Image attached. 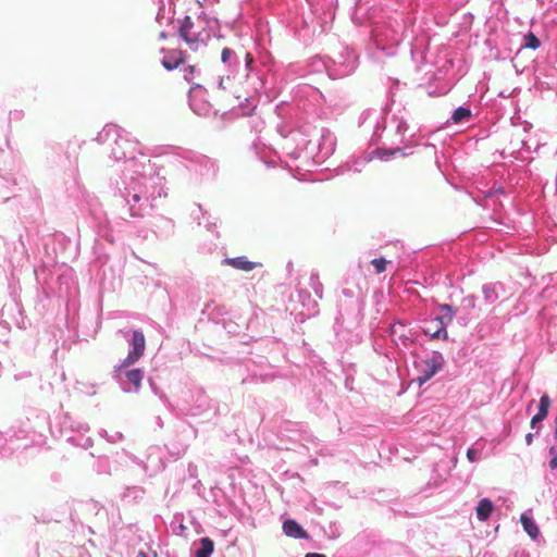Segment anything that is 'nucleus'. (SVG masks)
<instances>
[{
	"label": "nucleus",
	"instance_id": "f257e3e1",
	"mask_svg": "<svg viewBox=\"0 0 557 557\" xmlns=\"http://www.w3.org/2000/svg\"><path fill=\"white\" fill-rule=\"evenodd\" d=\"M95 140L106 146L108 159L122 163L119 178L110 186L132 218L149 215L158 200L166 197L164 177L144 152L141 144L129 132L112 123L106 124Z\"/></svg>",
	"mask_w": 557,
	"mask_h": 557
},
{
	"label": "nucleus",
	"instance_id": "f03ea898",
	"mask_svg": "<svg viewBox=\"0 0 557 557\" xmlns=\"http://www.w3.org/2000/svg\"><path fill=\"white\" fill-rule=\"evenodd\" d=\"M358 126L364 134H370V144H383V147L374 150V154L384 161L391 160L398 153L409 156L411 153L409 150L417 145L413 135L406 136L409 126L404 108L363 110L359 115Z\"/></svg>",
	"mask_w": 557,
	"mask_h": 557
},
{
	"label": "nucleus",
	"instance_id": "7ed1b4c3",
	"mask_svg": "<svg viewBox=\"0 0 557 557\" xmlns=\"http://www.w3.org/2000/svg\"><path fill=\"white\" fill-rule=\"evenodd\" d=\"M284 136L283 153L302 165H319L329 159L337 144L335 134L329 128L302 126Z\"/></svg>",
	"mask_w": 557,
	"mask_h": 557
},
{
	"label": "nucleus",
	"instance_id": "20e7f679",
	"mask_svg": "<svg viewBox=\"0 0 557 557\" xmlns=\"http://www.w3.org/2000/svg\"><path fill=\"white\" fill-rule=\"evenodd\" d=\"M405 23L397 17H388L373 23L371 40L375 49L387 57L395 55L398 45L403 41Z\"/></svg>",
	"mask_w": 557,
	"mask_h": 557
},
{
	"label": "nucleus",
	"instance_id": "39448f33",
	"mask_svg": "<svg viewBox=\"0 0 557 557\" xmlns=\"http://www.w3.org/2000/svg\"><path fill=\"white\" fill-rule=\"evenodd\" d=\"M274 66V59L268 51H259L257 57L245 52L244 76L252 94H260L265 88Z\"/></svg>",
	"mask_w": 557,
	"mask_h": 557
},
{
	"label": "nucleus",
	"instance_id": "423d86ee",
	"mask_svg": "<svg viewBox=\"0 0 557 557\" xmlns=\"http://www.w3.org/2000/svg\"><path fill=\"white\" fill-rule=\"evenodd\" d=\"M359 58L354 49L341 44L329 55V77L339 79L349 76L358 67Z\"/></svg>",
	"mask_w": 557,
	"mask_h": 557
},
{
	"label": "nucleus",
	"instance_id": "0eeeda50",
	"mask_svg": "<svg viewBox=\"0 0 557 557\" xmlns=\"http://www.w3.org/2000/svg\"><path fill=\"white\" fill-rule=\"evenodd\" d=\"M445 359L442 352L433 350L426 358L414 361L417 376L414 381L419 386L429 382L440 370L443 369Z\"/></svg>",
	"mask_w": 557,
	"mask_h": 557
},
{
	"label": "nucleus",
	"instance_id": "6e6552de",
	"mask_svg": "<svg viewBox=\"0 0 557 557\" xmlns=\"http://www.w3.org/2000/svg\"><path fill=\"white\" fill-rule=\"evenodd\" d=\"M438 314L432 320V324L436 325L435 331H431L430 326L423 327V333L429 335L432 339H444L448 338L447 326L453 322L457 314L458 309L448 304L438 305Z\"/></svg>",
	"mask_w": 557,
	"mask_h": 557
},
{
	"label": "nucleus",
	"instance_id": "1a4fd4ad",
	"mask_svg": "<svg viewBox=\"0 0 557 557\" xmlns=\"http://www.w3.org/2000/svg\"><path fill=\"white\" fill-rule=\"evenodd\" d=\"M319 22V18L311 14L309 16H297L290 22L289 27L304 45H310L318 34V29H321Z\"/></svg>",
	"mask_w": 557,
	"mask_h": 557
},
{
	"label": "nucleus",
	"instance_id": "9d476101",
	"mask_svg": "<svg viewBox=\"0 0 557 557\" xmlns=\"http://www.w3.org/2000/svg\"><path fill=\"white\" fill-rule=\"evenodd\" d=\"M221 62L227 74L219 78L218 86L219 88L226 90L232 87V78H235L242 71L244 72V64H242L238 54L228 47L223 48L221 52Z\"/></svg>",
	"mask_w": 557,
	"mask_h": 557
},
{
	"label": "nucleus",
	"instance_id": "9b49d317",
	"mask_svg": "<svg viewBox=\"0 0 557 557\" xmlns=\"http://www.w3.org/2000/svg\"><path fill=\"white\" fill-rule=\"evenodd\" d=\"M182 159L183 165L188 171H194L201 177H212L218 170L215 162L205 154L188 151L182 156Z\"/></svg>",
	"mask_w": 557,
	"mask_h": 557
},
{
	"label": "nucleus",
	"instance_id": "f8f14e48",
	"mask_svg": "<svg viewBox=\"0 0 557 557\" xmlns=\"http://www.w3.org/2000/svg\"><path fill=\"white\" fill-rule=\"evenodd\" d=\"M194 22L189 15H185L181 21L178 34L193 51L205 48L211 37V34L203 35L202 32L193 30Z\"/></svg>",
	"mask_w": 557,
	"mask_h": 557
},
{
	"label": "nucleus",
	"instance_id": "ddd939ff",
	"mask_svg": "<svg viewBox=\"0 0 557 557\" xmlns=\"http://www.w3.org/2000/svg\"><path fill=\"white\" fill-rule=\"evenodd\" d=\"M188 103L191 111L198 116L209 117L218 115L219 111L214 110L207 99V90L201 85L191 86L188 92Z\"/></svg>",
	"mask_w": 557,
	"mask_h": 557
},
{
	"label": "nucleus",
	"instance_id": "4468645a",
	"mask_svg": "<svg viewBox=\"0 0 557 557\" xmlns=\"http://www.w3.org/2000/svg\"><path fill=\"white\" fill-rule=\"evenodd\" d=\"M112 377L124 393L135 394L141 387L144 371L141 369L113 370Z\"/></svg>",
	"mask_w": 557,
	"mask_h": 557
},
{
	"label": "nucleus",
	"instance_id": "2eb2a0df",
	"mask_svg": "<svg viewBox=\"0 0 557 557\" xmlns=\"http://www.w3.org/2000/svg\"><path fill=\"white\" fill-rule=\"evenodd\" d=\"M310 14L319 18L321 30H325L327 25L334 20L337 7V0H306Z\"/></svg>",
	"mask_w": 557,
	"mask_h": 557
},
{
	"label": "nucleus",
	"instance_id": "dca6fc26",
	"mask_svg": "<svg viewBox=\"0 0 557 557\" xmlns=\"http://www.w3.org/2000/svg\"><path fill=\"white\" fill-rule=\"evenodd\" d=\"M389 334L397 347L410 348L416 343V333L400 320L389 326Z\"/></svg>",
	"mask_w": 557,
	"mask_h": 557
},
{
	"label": "nucleus",
	"instance_id": "f3484780",
	"mask_svg": "<svg viewBox=\"0 0 557 557\" xmlns=\"http://www.w3.org/2000/svg\"><path fill=\"white\" fill-rule=\"evenodd\" d=\"M343 294L346 299L339 301L338 319H342L343 322L349 318L358 320L362 309L361 301L358 298H355L352 293L348 289H344Z\"/></svg>",
	"mask_w": 557,
	"mask_h": 557
},
{
	"label": "nucleus",
	"instance_id": "a211bd4d",
	"mask_svg": "<svg viewBox=\"0 0 557 557\" xmlns=\"http://www.w3.org/2000/svg\"><path fill=\"white\" fill-rule=\"evenodd\" d=\"M5 252L4 258L13 265H21L28 257L27 248L23 240L22 235L17 236V239L13 243L4 242Z\"/></svg>",
	"mask_w": 557,
	"mask_h": 557
},
{
	"label": "nucleus",
	"instance_id": "6ab92c4d",
	"mask_svg": "<svg viewBox=\"0 0 557 557\" xmlns=\"http://www.w3.org/2000/svg\"><path fill=\"white\" fill-rule=\"evenodd\" d=\"M193 398V405L181 409L185 416L198 417L212 408L211 399L202 391H197Z\"/></svg>",
	"mask_w": 557,
	"mask_h": 557
},
{
	"label": "nucleus",
	"instance_id": "aec40b11",
	"mask_svg": "<svg viewBox=\"0 0 557 557\" xmlns=\"http://www.w3.org/2000/svg\"><path fill=\"white\" fill-rule=\"evenodd\" d=\"M119 333L123 335L127 344L131 346L129 351H132L133 355H137L139 357L144 355L146 348V339L141 330H120Z\"/></svg>",
	"mask_w": 557,
	"mask_h": 557
},
{
	"label": "nucleus",
	"instance_id": "412c9836",
	"mask_svg": "<svg viewBox=\"0 0 557 557\" xmlns=\"http://www.w3.org/2000/svg\"><path fill=\"white\" fill-rule=\"evenodd\" d=\"M60 433L62 436L73 435L72 433L86 434L89 431L87 423L74 420L70 414L64 413L60 417Z\"/></svg>",
	"mask_w": 557,
	"mask_h": 557
},
{
	"label": "nucleus",
	"instance_id": "4be33fe9",
	"mask_svg": "<svg viewBox=\"0 0 557 557\" xmlns=\"http://www.w3.org/2000/svg\"><path fill=\"white\" fill-rule=\"evenodd\" d=\"M552 404V399L547 394H543L539 401L537 412L532 417L530 426L539 434L541 430V423L546 419L548 410Z\"/></svg>",
	"mask_w": 557,
	"mask_h": 557
},
{
	"label": "nucleus",
	"instance_id": "5701e85b",
	"mask_svg": "<svg viewBox=\"0 0 557 557\" xmlns=\"http://www.w3.org/2000/svg\"><path fill=\"white\" fill-rule=\"evenodd\" d=\"M473 117V113L468 106H459L456 108L450 117L446 121V125H461L469 123Z\"/></svg>",
	"mask_w": 557,
	"mask_h": 557
},
{
	"label": "nucleus",
	"instance_id": "b1692460",
	"mask_svg": "<svg viewBox=\"0 0 557 557\" xmlns=\"http://www.w3.org/2000/svg\"><path fill=\"white\" fill-rule=\"evenodd\" d=\"M161 51L165 53L161 64L166 71H173L184 63L185 53L183 51L170 50L165 52V49H162Z\"/></svg>",
	"mask_w": 557,
	"mask_h": 557
},
{
	"label": "nucleus",
	"instance_id": "393cba45",
	"mask_svg": "<svg viewBox=\"0 0 557 557\" xmlns=\"http://www.w3.org/2000/svg\"><path fill=\"white\" fill-rule=\"evenodd\" d=\"M191 215L198 225H203L209 232H214L216 227V219L209 215L200 205L196 206V209L191 212Z\"/></svg>",
	"mask_w": 557,
	"mask_h": 557
},
{
	"label": "nucleus",
	"instance_id": "a878e982",
	"mask_svg": "<svg viewBox=\"0 0 557 557\" xmlns=\"http://www.w3.org/2000/svg\"><path fill=\"white\" fill-rule=\"evenodd\" d=\"M306 73L315 74L326 72L329 74V58L317 54L306 61Z\"/></svg>",
	"mask_w": 557,
	"mask_h": 557
},
{
	"label": "nucleus",
	"instance_id": "bb28decb",
	"mask_svg": "<svg viewBox=\"0 0 557 557\" xmlns=\"http://www.w3.org/2000/svg\"><path fill=\"white\" fill-rule=\"evenodd\" d=\"M283 532L286 536L297 540L308 537L304 528L294 519H287L283 522Z\"/></svg>",
	"mask_w": 557,
	"mask_h": 557
},
{
	"label": "nucleus",
	"instance_id": "cd10ccee",
	"mask_svg": "<svg viewBox=\"0 0 557 557\" xmlns=\"http://www.w3.org/2000/svg\"><path fill=\"white\" fill-rule=\"evenodd\" d=\"M500 283H486L482 286L483 299L486 305H493L499 298Z\"/></svg>",
	"mask_w": 557,
	"mask_h": 557
},
{
	"label": "nucleus",
	"instance_id": "c85d7f7f",
	"mask_svg": "<svg viewBox=\"0 0 557 557\" xmlns=\"http://www.w3.org/2000/svg\"><path fill=\"white\" fill-rule=\"evenodd\" d=\"M223 264L231 265L237 270L249 272L257 267L256 262L248 260L245 256L234 257V258H225Z\"/></svg>",
	"mask_w": 557,
	"mask_h": 557
},
{
	"label": "nucleus",
	"instance_id": "c756f323",
	"mask_svg": "<svg viewBox=\"0 0 557 557\" xmlns=\"http://www.w3.org/2000/svg\"><path fill=\"white\" fill-rule=\"evenodd\" d=\"M197 22L201 26V30L203 35L210 34V32H214L219 28V21L216 17L210 16L206 12H201L198 17Z\"/></svg>",
	"mask_w": 557,
	"mask_h": 557
},
{
	"label": "nucleus",
	"instance_id": "7c9ffc66",
	"mask_svg": "<svg viewBox=\"0 0 557 557\" xmlns=\"http://www.w3.org/2000/svg\"><path fill=\"white\" fill-rule=\"evenodd\" d=\"M494 510V504L488 498H481L475 508L476 518L480 521H486Z\"/></svg>",
	"mask_w": 557,
	"mask_h": 557
},
{
	"label": "nucleus",
	"instance_id": "2f4dec72",
	"mask_svg": "<svg viewBox=\"0 0 557 557\" xmlns=\"http://www.w3.org/2000/svg\"><path fill=\"white\" fill-rule=\"evenodd\" d=\"M213 550V541L209 537H202L199 546L195 548L193 557H211Z\"/></svg>",
	"mask_w": 557,
	"mask_h": 557
},
{
	"label": "nucleus",
	"instance_id": "473e14b6",
	"mask_svg": "<svg viewBox=\"0 0 557 557\" xmlns=\"http://www.w3.org/2000/svg\"><path fill=\"white\" fill-rule=\"evenodd\" d=\"M520 522L523 527V530L524 532L533 540H535L539 534H540V530H539V527L536 524V522L534 521L533 518L529 517L528 515L525 513H522L521 517H520Z\"/></svg>",
	"mask_w": 557,
	"mask_h": 557
},
{
	"label": "nucleus",
	"instance_id": "72a5a7b5",
	"mask_svg": "<svg viewBox=\"0 0 557 557\" xmlns=\"http://www.w3.org/2000/svg\"><path fill=\"white\" fill-rule=\"evenodd\" d=\"M97 234L109 243L114 242L113 226L107 218L98 223Z\"/></svg>",
	"mask_w": 557,
	"mask_h": 557
},
{
	"label": "nucleus",
	"instance_id": "f704fd0d",
	"mask_svg": "<svg viewBox=\"0 0 557 557\" xmlns=\"http://www.w3.org/2000/svg\"><path fill=\"white\" fill-rule=\"evenodd\" d=\"M66 442L84 449L91 447L94 444L92 438L88 436L86 437L84 434L69 435L66 436Z\"/></svg>",
	"mask_w": 557,
	"mask_h": 557
},
{
	"label": "nucleus",
	"instance_id": "c9c22d12",
	"mask_svg": "<svg viewBox=\"0 0 557 557\" xmlns=\"http://www.w3.org/2000/svg\"><path fill=\"white\" fill-rule=\"evenodd\" d=\"M256 95L257 94H253L251 96L246 97L245 98V102L240 103L239 111H240L242 115L249 116V115H251L253 113V111H255V109L257 107Z\"/></svg>",
	"mask_w": 557,
	"mask_h": 557
},
{
	"label": "nucleus",
	"instance_id": "e433bc0d",
	"mask_svg": "<svg viewBox=\"0 0 557 557\" xmlns=\"http://www.w3.org/2000/svg\"><path fill=\"white\" fill-rule=\"evenodd\" d=\"M171 530L173 534L178 536H185L187 528L184 524L183 515L177 513L174 516L173 520L171 521Z\"/></svg>",
	"mask_w": 557,
	"mask_h": 557
},
{
	"label": "nucleus",
	"instance_id": "4c0bfd02",
	"mask_svg": "<svg viewBox=\"0 0 557 557\" xmlns=\"http://www.w3.org/2000/svg\"><path fill=\"white\" fill-rule=\"evenodd\" d=\"M94 468L98 474H111V462L107 456L98 457Z\"/></svg>",
	"mask_w": 557,
	"mask_h": 557
},
{
	"label": "nucleus",
	"instance_id": "58836bf2",
	"mask_svg": "<svg viewBox=\"0 0 557 557\" xmlns=\"http://www.w3.org/2000/svg\"><path fill=\"white\" fill-rule=\"evenodd\" d=\"M141 357L137 355H133L132 351L128 350L127 356L121 360L116 366H114L113 370H129V367L137 362Z\"/></svg>",
	"mask_w": 557,
	"mask_h": 557
},
{
	"label": "nucleus",
	"instance_id": "ea45409f",
	"mask_svg": "<svg viewBox=\"0 0 557 557\" xmlns=\"http://www.w3.org/2000/svg\"><path fill=\"white\" fill-rule=\"evenodd\" d=\"M541 46V40L533 33H528L523 36V41L521 44L522 48L536 50Z\"/></svg>",
	"mask_w": 557,
	"mask_h": 557
},
{
	"label": "nucleus",
	"instance_id": "a19ab883",
	"mask_svg": "<svg viewBox=\"0 0 557 557\" xmlns=\"http://www.w3.org/2000/svg\"><path fill=\"white\" fill-rule=\"evenodd\" d=\"M99 436L104 438L108 443L115 444L124 440V435L120 431L109 433L104 429H100L98 432Z\"/></svg>",
	"mask_w": 557,
	"mask_h": 557
},
{
	"label": "nucleus",
	"instance_id": "79ce46f5",
	"mask_svg": "<svg viewBox=\"0 0 557 557\" xmlns=\"http://www.w3.org/2000/svg\"><path fill=\"white\" fill-rule=\"evenodd\" d=\"M310 287L313 289L318 298L321 299L323 297V284L320 282L318 272H311Z\"/></svg>",
	"mask_w": 557,
	"mask_h": 557
},
{
	"label": "nucleus",
	"instance_id": "37998d69",
	"mask_svg": "<svg viewBox=\"0 0 557 557\" xmlns=\"http://www.w3.org/2000/svg\"><path fill=\"white\" fill-rule=\"evenodd\" d=\"M484 444L476 442L473 446L467 449V459L470 462H476L480 459V453L482 451Z\"/></svg>",
	"mask_w": 557,
	"mask_h": 557
},
{
	"label": "nucleus",
	"instance_id": "c03bdc74",
	"mask_svg": "<svg viewBox=\"0 0 557 557\" xmlns=\"http://www.w3.org/2000/svg\"><path fill=\"white\" fill-rule=\"evenodd\" d=\"M461 307L465 312H469L476 307V297L474 295H468L462 298Z\"/></svg>",
	"mask_w": 557,
	"mask_h": 557
},
{
	"label": "nucleus",
	"instance_id": "a18cd8bd",
	"mask_svg": "<svg viewBox=\"0 0 557 557\" xmlns=\"http://www.w3.org/2000/svg\"><path fill=\"white\" fill-rule=\"evenodd\" d=\"M388 261L384 258H375L371 260V264L374 267L376 273H382L386 270Z\"/></svg>",
	"mask_w": 557,
	"mask_h": 557
},
{
	"label": "nucleus",
	"instance_id": "49530a36",
	"mask_svg": "<svg viewBox=\"0 0 557 557\" xmlns=\"http://www.w3.org/2000/svg\"><path fill=\"white\" fill-rule=\"evenodd\" d=\"M144 493H145V491L141 487L133 486V487H127L124 496L125 497L141 498Z\"/></svg>",
	"mask_w": 557,
	"mask_h": 557
},
{
	"label": "nucleus",
	"instance_id": "de8ad7c7",
	"mask_svg": "<svg viewBox=\"0 0 557 557\" xmlns=\"http://www.w3.org/2000/svg\"><path fill=\"white\" fill-rule=\"evenodd\" d=\"M505 189L503 186L494 184L491 188H488L485 193L486 198H493L497 195H504Z\"/></svg>",
	"mask_w": 557,
	"mask_h": 557
},
{
	"label": "nucleus",
	"instance_id": "09e8293b",
	"mask_svg": "<svg viewBox=\"0 0 557 557\" xmlns=\"http://www.w3.org/2000/svg\"><path fill=\"white\" fill-rule=\"evenodd\" d=\"M449 89H450V84L449 83H444L440 87L438 91L432 90L431 86H429L428 94L431 95V96H434V95L441 96V95H446L449 91Z\"/></svg>",
	"mask_w": 557,
	"mask_h": 557
},
{
	"label": "nucleus",
	"instance_id": "8fccbe9b",
	"mask_svg": "<svg viewBox=\"0 0 557 557\" xmlns=\"http://www.w3.org/2000/svg\"><path fill=\"white\" fill-rule=\"evenodd\" d=\"M195 72H196V67L194 65L185 66L184 67V78L189 82L194 77Z\"/></svg>",
	"mask_w": 557,
	"mask_h": 557
},
{
	"label": "nucleus",
	"instance_id": "3c124183",
	"mask_svg": "<svg viewBox=\"0 0 557 557\" xmlns=\"http://www.w3.org/2000/svg\"><path fill=\"white\" fill-rule=\"evenodd\" d=\"M32 376V373L29 371H21L14 374L15 381H22L24 379H28Z\"/></svg>",
	"mask_w": 557,
	"mask_h": 557
},
{
	"label": "nucleus",
	"instance_id": "603ef678",
	"mask_svg": "<svg viewBox=\"0 0 557 557\" xmlns=\"http://www.w3.org/2000/svg\"><path fill=\"white\" fill-rule=\"evenodd\" d=\"M123 454H125L129 458L131 461H133L134 463H137L138 466H143L146 469V467L144 466V462L138 457H136L135 455H133L131 453H127L126 450H123Z\"/></svg>",
	"mask_w": 557,
	"mask_h": 557
},
{
	"label": "nucleus",
	"instance_id": "864d4df0",
	"mask_svg": "<svg viewBox=\"0 0 557 557\" xmlns=\"http://www.w3.org/2000/svg\"><path fill=\"white\" fill-rule=\"evenodd\" d=\"M9 437L0 432V454L3 453L7 444H8Z\"/></svg>",
	"mask_w": 557,
	"mask_h": 557
},
{
	"label": "nucleus",
	"instance_id": "5fc2aeb1",
	"mask_svg": "<svg viewBox=\"0 0 557 557\" xmlns=\"http://www.w3.org/2000/svg\"><path fill=\"white\" fill-rule=\"evenodd\" d=\"M470 320H471L470 313L469 312H465L463 315L459 317L458 322L461 325H467L470 322Z\"/></svg>",
	"mask_w": 557,
	"mask_h": 557
},
{
	"label": "nucleus",
	"instance_id": "6e6d98bb",
	"mask_svg": "<svg viewBox=\"0 0 557 557\" xmlns=\"http://www.w3.org/2000/svg\"><path fill=\"white\" fill-rule=\"evenodd\" d=\"M158 397L163 403V405L166 406L168 408H170L172 406L170 399L166 397V395L163 392H161L158 395Z\"/></svg>",
	"mask_w": 557,
	"mask_h": 557
},
{
	"label": "nucleus",
	"instance_id": "4d7b16f0",
	"mask_svg": "<svg viewBox=\"0 0 557 557\" xmlns=\"http://www.w3.org/2000/svg\"><path fill=\"white\" fill-rule=\"evenodd\" d=\"M149 385H150L152 393L156 396H158L162 392L151 379H149Z\"/></svg>",
	"mask_w": 557,
	"mask_h": 557
},
{
	"label": "nucleus",
	"instance_id": "13d9d810",
	"mask_svg": "<svg viewBox=\"0 0 557 557\" xmlns=\"http://www.w3.org/2000/svg\"><path fill=\"white\" fill-rule=\"evenodd\" d=\"M9 437H10V441H12L13 437H16V438H26V434L24 431L21 432V434L16 433V432H12L9 434Z\"/></svg>",
	"mask_w": 557,
	"mask_h": 557
},
{
	"label": "nucleus",
	"instance_id": "bf43d9fd",
	"mask_svg": "<svg viewBox=\"0 0 557 557\" xmlns=\"http://www.w3.org/2000/svg\"><path fill=\"white\" fill-rule=\"evenodd\" d=\"M445 76V72L443 71V69H440L436 73H434V79H442L444 78Z\"/></svg>",
	"mask_w": 557,
	"mask_h": 557
},
{
	"label": "nucleus",
	"instance_id": "052dcab7",
	"mask_svg": "<svg viewBox=\"0 0 557 557\" xmlns=\"http://www.w3.org/2000/svg\"><path fill=\"white\" fill-rule=\"evenodd\" d=\"M533 440H534V434H532V433H528V434L525 435V444H527L528 446L532 445Z\"/></svg>",
	"mask_w": 557,
	"mask_h": 557
},
{
	"label": "nucleus",
	"instance_id": "680f3d73",
	"mask_svg": "<svg viewBox=\"0 0 557 557\" xmlns=\"http://www.w3.org/2000/svg\"><path fill=\"white\" fill-rule=\"evenodd\" d=\"M549 468L552 470H556L557 469V457L550 458V460H549Z\"/></svg>",
	"mask_w": 557,
	"mask_h": 557
},
{
	"label": "nucleus",
	"instance_id": "e2e57ef3",
	"mask_svg": "<svg viewBox=\"0 0 557 557\" xmlns=\"http://www.w3.org/2000/svg\"><path fill=\"white\" fill-rule=\"evenodd\" d=\"M548 454L550 456V458H555L557 457V448L555 446H552L549 449H548Z\"/></svg>",
	"mask_w": 557,
	"mask_h": 557
},
{
	"label": "nucleus",
	"instance_id": "0e129e2a",
	"mask_svg": "<svg viewBox=\"0 0 557 557\" xmlns=\"http://www.w3.org/2000/svg\"><path fill=\"white\" fill-rule=\"evenodd\" d=\"M305 557H326L324 554L320 553H308L305 555Z\"/></svg>",
	"mask_w": 557,
	"mask_h": 557
},
{
	"label": "nucleus",
	"instance_id": "69168bd1",
	"mask_svg": "<svg viewBox=\"0 0 557 557\" xmlns=\"http://www.w3.org/2000/svg\"><path fill=\"white\" fill-rule=\"evenodd\" d=\"M16 196L10 197V196H3V202H15Z\"/></svg>",
	"mask_w": 557,
	"mask_h": 557
},
{
	"label": "nucleus",
	"instance_id": "338daca9",
	"mask_svg": "<svg viewBox=\"0 0 557 557\" xmlns=\"http://www.w3.org/2000/svg\"><path fill=\"white\" fill-rule=\"evenodd\" d=\"M555 429H554V438L557 441V413L554 420Z\"/></svg>",
	"mask_w": 557,
	"mask_h": 557
},
{
	"label": "nucleus",
	"instance_id": "774afa93",
	"mask_svg": "<svg viewBox=\"0 0 557 557\" xmlns=\"http://www.w3.org/2000/svg\"><path fill=\"white\" fill-rule=\"evenodd\" d=\"M166 37H168V35H166V33H165V32H161V33L159 34V38H160V39H162V40H163V39H166Z\"/></svg>",
	"mask_w": 557,
	"mask_h": 557
}]
</instances>
